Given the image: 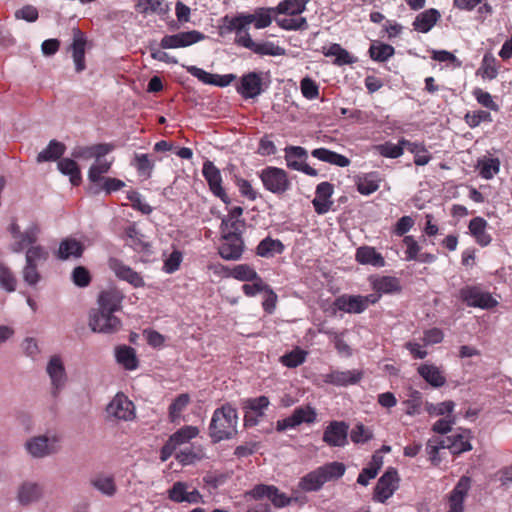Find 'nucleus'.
Wrapping results in <instances>:
<instances>
[{
    "label": "nucleus",
    "mask_w": 512,
    "mask_h": 512,
    "mask_svg": "<svg viewBox=\"0 0 512 512\" xmlns=\"http://www.w3.org/2000/svg\"><path fill=\"white\" fill-rule=\"evenodd\" d=\"M242 213L243 209L240 206H234L222 218L219 255L223 259L237 260L242 255L244 249L242 234L246 229L245 221L241 218Z\"/></svg>",
    "instance_id": "obj_1"
},
{
    "label": "nucleus",
    "mask_w": 512,
    "mask_h": 512,
    "mask_svg": "<svg viewBox=\"0 0 512 512\" xmlns=\"http://www.w3.org/2000/svg\"><path fill=\"white\" fill-rule=\"evenodd\" d=\"M254 21H256V14L239 15L235 17L226 15L221 19L219 33L221 36L235 33V42L237 45L256 52V43L249 34L250 25Z\"/></svg>",
    "instance_id": "obj_2"
},
{
    "label": "nucleus",
    "mask_w": 512,
    "mask_h": 512,
    "mask_svg": "<svg viewBox=\"0 0 512 512\" xmlns=\"http://www.w3.org/2000/svg\"><path fill=\"white\" fill-rule=\"evenodd\" d=\"M237 413L229 405L217 408L209 425V436L214 443L230 439L236 434Z\"/></svg>",
    "instance_id": "obj_3"
},
{
    "label": "nucleus",
    "mask_w": 512,
    "mask_h": 512,
    "mask_svg": "<svg viewBox=\"0 0 512 512\" xmlns=\"http://www.w3.org/2000/svg\"><path fill=\"white\" fill-rule=\"evenodd\" d=\"M123 293L116 287L102 290L97 297L98 308L90 313V320H118L113 314L122 308Z\"/></svg>",
    "instance_id": "obj_4"
},
{
    "label": "nucleus",
    "mask_w": 512,
    "mask_h": 512,
    "mask_svg": "<svg viewBox=\"0 0 512 512\" xmlns=\"http://www.w3.org/2000/svg\"><path fill=\"white\" fill-rule=\"evenodd\" d=\"M378 302V295H350L338 296L333 303L334 309L345 313L358 314L365 311L371 304Z\"/></svg>",
    "instance_id": "obj_5"
},
{
    "label": "nucleus",
    "mask_w": 512,
    "mask_h": 512,
    "mask_svg": "<svg viewBox=\"0 0 512 512\" xmlns=\"http://www.w3.org/2000/svg\"><path fill=\"white\" fill-rule=\"evenodd\" d=\"M259 177L264 188L274 194L285 193L291 185L287 172L282 168L266 167L261 171Z\"/></svg>",
    "instance_id": "obj_6"
},
{
    "label": "nucleus",
    "mask_w": 512,
    "mask_h": 512,
    "mask_svg": "<svg viewBox=\"0 0 512 512\" xmlns=\"http://www.w3.org/2000/svg\"><path fill=\"white\" fill-rule=\"evenodd\" d=\"M460 299L470 307L490 309L497 305V300L491 293L484 291L478 285H467L459 291Z\"/></svg>",
    "instance_id": "obj_7"
},
{
    "label": "nucleus",
    "mask_w": 512,
    "mask_h": 512,
    "mask_svg": "<svg viewBox=\"0 0 512 512\" xmlns=\"http://www.w3.org/2000/svg\"><path fill=\"white\" fill-rule=\"evenodd\" d=\"M285 161L288 168L315 177L318 171L307 164L308 153L301 146H287L285 149Z\"/></svg>",
    "instance_id": "obj_8"
},
{
    "label": "nucleus",
    "mask_w": 512,
    "mask_h": 512,
    "mask_svg": "<svg viewBox=\"0 0 512 512\" xmlns=\"http://www.w3.org/2000/svg\"><path fill=\"white\" fill-rule=\"evenodd\" d=\"M400 478L395 468L389 467L386 472L378 479L374 488L373 499L380 503H385L398 489Z\"/></svg>",
    "instance_id": "obj_9"
},
{
    "label": "nucleus",
    "mask_w": 512,
    "mask_h": 512,
    "mask_svg": "<svg viewBox=\"0 0 512 512\" xmlns=\"http://www.w3.org/2000/svg\"><path fill=\"white\" fill-rule=\"evenodd\" d=\"M205 37L202 32L197 30L168 34L162 37L160 47L161 49L185 48L204 40Z\"/></svg>",
    "instance_id": "obj_10"
},
{
    "label": "nucleus",
    "mask_w": 512,
    "mask_h": 512,
    "mask_svg": "<svg viewBox=\"0 0 512 512\" xmlns=\"http://www.w3.org/2000/svg\"><path fill=\"white\" fill-rule=\"evenodd\" d=\"M58 442L57 436L49 438L45 435H40L30 438L25 443V447L33 458H44L59 451Z\"/></svg>",
    "instance_id": "obj_11"
},
{
    "label": "nucleus",
    "mask_w": 512,
    "mask_h": 512,
    "mask_svg": "<svg viewBox=\"0 0 512 512\" xmlns=\"http://www.w3.org/2000/svg\"><path fill=\"white\" fill-rule=\"evenodd\" d=\"M109 417L131 421L135 418V406L123 393H117L106 407Z\"/></svg>",
    "instance_id": "obj_12"
},
{
    "label": "nucleus",
    "mask_w": 512,
    "mask_h": 512,
    "mask_svg": "<svg viewBox=\"0 0 512 512\" xmlns=\"http://www.w3.org/2000/svg\"><path fill=\"white\" fill-rule=\"evenodd\" d=\"M108 266L119 280L127 282L133 288H142L145 286V281L141 273L126 265L122 260L111 257L108 260Z\"/></svg>",
    "instance_id": "obj_13"
},
{
    "label": "nucleus",
    "mask_w": 512,
    "mask_h": 512,
    "mask_svg": "<svg viewBox=\"0 0 512 512\" xmlns=\"http://www.w3.org/2000/svg\"><path fill=\"white\" fill-rule=\"evenodd\" d=\"M369 282L374 291L370 295H378V301L383 294H398L402 290L400 279L394 276L372 275Z\"/></svg>",
    "instance_id": "obj_14"
},
{
    "label": "nucleus",
    "mask_w": 512,
    "mask_h": 512,
    "mask_svg": "<svg viewBox=\"0 0 512 512\" xmlns=\"http://www.w3.org/2000/svg\"><path fill=\"white\" fill-rule=\"evenodd\" d=\"M72 35V43L69 46V51H71L72 54L75 71L80 73L86 69L85 50L87 38L84 32L79 28H73Z\"/></svg>",
    "instance_id": "obj_15"
},
{
    "label": "nucleus",
    "mask_w": 512,
    "mask_h": 512,
    "mask_svg": "<svg viewBox=\"0 0 512 512\" xmlns=\"http://www.w3.org/2000/svg\"><path fill=\"white\" fill-rule=\"evenodd\" d=\"M471 488V478L462 476L448 497V512H463L464 501Z\"/></svg>",
    "instance_id": "obj_16"
},
{
    "label": "nucleus",
    "mask_w": 512,
    "mask_h": 512,
    "mask_svg": "<svg viewBox=\"0 0 512 512\" xmlns=\"http://www.w3.org/2000/svg\"><path fill=\"white\" fill-rule=\"evenodd\" d=\"M202 173L209 185L211 192L215 196L219 197L224 203H228L229 198L222 187V177L220 170L211 161H206L203 164Z\"/></svg>",
    "instance_id": "obj_17"
},
{
    "label": "nucleus",
    "mask_w": 512,
    "mask_h": 512,
    "mask_svg": "<svg viewBox=\"0 0 512 512\" xmlns=\"http://www.w3.org/2000/svg\"><path fill=\"white\" fill-rule=\"evenodd\" d=\"M46 371L51 379L53 386L52 395L57 397L59 391L65 386L67 382V374L63 362L58 355L50 358Z\"/></svg>",
    "instance_id": "obj_18"
},
{
    "label": "nucleus",
    "mask_w": 512,
    "mask_h": 512,
    "mask_svg": "<svg viewBox=\"0 0 512 512\" xmlns=\"http://www.w3.org/2000/svg\"><path fill=\"white\" fill-rule=\"evenodd\" d=\"M333 192L334 186L330 182L324 181L317 185L312 204L318 215H324L330 211L333 205V201L331 200Z\"/></svg>",
    "instance_id": "obj_19"
},
{
    "label": "nucleus",
    "mask_w": 512,
    "mask_h": 512,
    "mask_svg": "<svg viewBox=\"0 0 512 512\" xmlns=\"http://www.w3.org/2000/svg\"><path fill=\"white\" fill-rule=\"evenodd\" d=\"M349 426L343 421H333L325 429L323 441L332 447H343L347 444Z\"/></svg>",
    "instance_id": "obj_20"
},
{
    "label": "nucleus",
    "mask_w": 512,
    "mask_h": 512,
    "mask_svg": "<svg viewBox=\"0 0 512 512\" xmlns=\"http://www.w3.org/2000/svg\"><path fill=\"white\" fill-rule=\"evenodd\" d=\"M84 250L85 247L82 242L75 238L67 237L60 242L56 256L58 259L63 261L71 258L78 259L82 257Z\"/></svg>",
    "instance_id": "obj_21"
},
{
    "label": "nucleus",
    "mask_w": 512,
    "mask_h": 512,
    "mask_svg": "<svg viewBox=\"0 0 512 512\" xmlns=\"http://www.w3.org/2000/svg\"><path fill=\"white\" fill-rule=\"evenodd\" d=\"M363 377L361 370L332 371L325 375L324 381L336 386H348L357 384Z\"/></svg>",
    "instance_id": "obj_22"
},
{
    "label": "nucleus",
    "mask_w": 512,
    "mask_h": 512,
    "mask_svg": "<svg viewBox=\"0 0 512 512\" xmlns=\"http://www.w3.org/2000/svg\"><path fill=\"white\" fill-rule=\"evenodd\" d=\"M266 497L277 508L288 506L292 502V498L273 485L258 484V500Z\"/></svg>",
    "instance_id": "obj_23"
},
{
    "label": "nucleus",
    "mask_w": 512,
    "mask_h": 512,
    "mask_svg": "<svg viewBox=\"0 0 512 512\" xmlns=\"http://www.w3.org/2000/svg\"><path fill=\"white\" fill-rule=\"evenodd\" d=\"M487 226V221L479 216L471 219L468 225L470 234L481 247L488 246L492 241L491 235L486 231Z\"/></svg>",
    "instance_id": "obj_24"
},
{
    "label": "nucleus",
    "mask_w": 512,
    "mask_h": 512,
    "mask_svg": "<svg viewBox=\"0 0 512 512\" xmlns=\"http://www.w3.org/2000/svg\"><path fill=\"white\" fill-rule=\"evenodd\" d=\"M322 53L326 57H335L333 64L336 66L352 65L357 62V58L352 56L338 43H333L329 47H323Z\"/></svg>",
    "instance_id": "obj_25"
},
{
    "label": "nucleus",
    "mask_w": 512,
    "mask_h": 512,
    "mask_svg": "<svg viewBox=\"0 0 512 512\" xmlns=\"http://www.w3.org/2000/svg\"><path fill=\"white\" fill-rule=\"evenodd\" d=\"M355 258L362 265H371L377 268L385 265L384 257L374 247L370 246L359 247L356 250Z\"/></svg>",
    "instance_id": "obj_26"
},
{
    "label": "nucleus",
    "mask_w": 512,
    "mask_h": 512,
    "mask_svg": "<svg viewBox=\"0 0 512 512\" xmlns=\"http://www.w3.org/2000/svg\"><path fill=\"white\" fill-rule=\"evenodd\" d=\"M440 17L441 15L437 9L430 8L425 10L416 16L413 22L414 30L427 33L434 27Z\"/></svg>",
    "instance_id": "obj_27"
},
{
    "label": "nucleus",
    "mask_w": 512,
    "mask_h": 512,
    "mask_svg": "<svg viewBox=\"0 0 512 512\" xmlns=\"http://www.w3.org/2000/svg\"><path fill=\"white\" fill-rule=\"evenodd\" d=\"M41 496L42 488L39 484L34 482H24L18 489L17 500L21 505L27 506L38 501Z\"/></svg>",
    "instance_id": "obj_28"
},
{
    "label": "nucleus",
    "mask_w": 512,
    "mask_h": 512,
    "mask_svg": "<svg viewBox=\"0 0 512 512\" xmlns=\"http://www.w3.org/2000/svg\"><path fill=\"white\" fill-rule=\"evenodd\" d=\"M500 160L497 157L484 156L477 160L475 169L478 171L481 178L485 180L492 179L500 171Z\"/></svg>",
    "instance_id": "obj_29"
},
{
    "label": "nucleus",
    "mask_w": 512,
    "mask_h": 512,
    "mask_svg": "<svg viewBox=\"0 0 512 512\" xmlns=\"http://www.w3.org/2000/svg\"><path fill=\"white\" fill-rule=\"evenodd\" d=\"M311 155L322 162L336 165L338 167H347L350 165L349 158L327 148H316L312 150Z\"/></svg>",
    "instance_id": "obj_30"
},
{
    "label": "nucleus",
    "mask_w": 512,
    "mask_h": 512,
    "mask_svg": "<svg viewBox=\"0 0 512 512\" xmlns=\"http://www.w3.org/2000/svg\"><path fill=\"white\" fill-rule=\"evenodd\" d=\"M500 64L491 52H486L482 58L477 75L482 79L493 80L498 76Z\"/></svg>",
    "instance_id": "obj_31"
},
{
    "label": "nucleus",
    "mask_w": 512,
    "mask_h": 512,
    "mask_svg": "<svg viewBox=\"0 0 512 512\" xmlns=\"http://www.w3.org/2000/svg\"><path fill=\"white\" fill-rule=\"evenodd\" d=\"M323 484L339 480L346 472V466L342 462H330L316 468Z\"/></svg>",
    "instance_id": "obj_32"
},
{
    "label": "nucleus",
    "mask_w": 512,
    "mask_h": 512,
    "mask_svg": "<svg viewBox=\"0 0 512 512\" xmlns=\"http://www.w3.org/2000/svg\"><path fill=\"white\" fill-rule=\"evenodd\" d=\"M419 375L431 386L442 387L446 383V378L435 365L422 364L418 367Z\"/></svg>",
    "instance_id": "obj_33"
},
{
    "label": "nucleus",
    "mask_w": 512,
    "mask_h": 512,
    "mask_svg": "<svg viewBox=\"0 0 512 512\" xmlns=\"http://www.w3.org/2000/svg\"><path fill=\"white\" fill-rule=\"evenodd\" d=\"M116 360L127 370H135L139 361L134 348L126 345L118 346L115 350Z\"/></svg>",
    "instance_id": "obj_34"
},
{
    "label": "nucleus",
    "mask_w": 512,
    "mask_h": 512,
    "mask_svg": "<svg viewBox=\"0 0 512 512\" xmlns=\"http://www.w3.org/2000/svg\"><path fill=\"white\" fill-rule=\"evenodd\" d=\"M135 9L142 15L156 13L163 16L168 13L169 5L164 0H138Z\"/></svg>",
    "instance_id": "obj_35"
},
{
    "label": "nucleus",
    "mask_w": 512,
    "mask_h": 512,
    "mask_svg": "<svg viewBox=\"0 0 512 512\" xmlns=\"http://www.w3.org/2000/svg\"><path fill=\"white\" fill-rule=\"evenodd\" d=\"M125 186L124 181L112 178V177H105L100 182V184L96 185H89L88 187V193L91 195H97L104 191L107 195L111 194L112 192H116L121 190Z\"/></svg>",
    "instance_id": "obj_36"
},
{
    "label": "nucleus",
    "mask_w": 512,
    "mask_h": 512,
    "mask_svg": "<svg viewBox=\"0 0 512 512\" xmlns=\"http://www.w3.org/2000/svg\"><path fill=\"white\" fill-rule=\"evenodd\" d=\"M59 171L70 177V182L73 186H78L81 183L82 176L78 164L70 158H62L58 161Z\"/></svg>",
    "instance_id": "obj_37"
},
{
    "label": "nucleus",
    "mask_w": 512,
    "mask_h": 512,
    "mask_svg": "<svg viewBox=\"0 0 512 512\" xmlns=\"http://www.w3.org/2000/svg\"><path fill=\"white\" fill-rule=\"evenodd\" d=\"M258 296L261 298V305L265 312L272 313L276 308L277 295L258 277Z\"/></svg>",
    "instance_id": "obj_38"
},
{
    "label": "nucleus",
    "mask_w": 512,
    "mask_h": 512,
    "mask_svg": "<svg viewBox=\"0 0 512 512\" xmlns=\"http://www.w3.org/2000/svg\"><path fill=\"white\" fill-rule=\"evenodd\" d=\"M65 151L66 146L63 143L57 140H51L48 146L38 154L37 162L56 161L62 157Z\"/></svg>",
    "instance_id": "obj_39"
},
{
    "label": "nucleus",
    "mask_w": 512,
    "mask_h": 512,
    "mask_svg": "<svg viewBox=\"0 0 512 512\" xmlns=\"http://www.w3.org/2000/svg\"><path fill=\"white\" fill-rule=\"evenodd\" d=\"M113 161H108L107 159L96 160L93 163L88 171V180L90 185H98L105 178L104 174L108 173L111 169Z\"/></svg>",
    "instance_id": "obj_40"
},
{
    "label": "nucleus",
    "mask_w": 512,
    "mask_h": 512,
    "mask_svg": "<svg viewBox=\"0 0 512 512\" xmlns=\"http://www.w3.org/2000/svg\"><path fill=\"white\" fill-rule=\"evenodd\" d=\"M39 232L40 229L37 224H32L29 226L12 245V251L19 253L29 245L33 246V244L37 241Z\"/></svg>",
    "instance_id": "obj_41"
},
{
    "label": "nucleus",
    "mask_w": 512,
    "mask_h": 512,
    "mask_svg": "<svg viewBox=\"0 0 512 512\" xmlns=\"http://www.w3.org/2000/svg\"><path fill=\"white\" fill-rule=\"evenodd\" d=\"M357 191L362 195H370L376 192L380 187V178L375 172L365 174L359 177L357 182Z\"/></svg>",
    "instance_id": "obj_42"
},
{
    "label": "nucleus",
    "mask_w": 512,
    "mask_h": 512,
    "mask_svg": "<svg viewBox=\"0 0 512 512\" xmlns=\"http://www.w3.org/2000/svg\"><path fill=\"white\" fill-rule=\"evenodd\" d=\"M323 486V481L317 469L304 475L298 483V488L302 492H317L321 490Z\"/></svg>",
    "instance_id": "obj_43"
},
{
    "label": "nucleus",
    "mask_w": 512,
    "mask_h": 512,
    "mask_svg": "<svg viewBox=\"0 0 512 512\" xmlns=\"http://www.w3.org/2000/svg\"><path fill=\"white\" fill-rule=\"evenodd\" d=\"M284 251L283 243L278 239L267 237L258 244V256L271 258Z\"/></svg>",
    "instance_id": "obj_44"
},
{
    "label": "nucleus",
    "mask_w": 512,
    "mask_h": 512,
    "mask_svg": "<svg viewBox=\"0 0 512 512\" xmlns=\"http://www.w3.org/2000/svg\"><path fill=\"white\" fill-rule=\"evenodd\" d=\"M131 165L136 168L138 175L144 177V179H149L152 176L154 162L148 154H135Z\"/></svg>",
    "instance_id": "obj_45"
},
{
    "label": "nucleus",
    "mask_w": 512,
    "mask_h": 512,
    "mask_svg": "<svg viewBox=\"0 0 512 512\" xmlns=\"http://www.w3.org/2000/svg\"><path fill=\"white\" fill-rule=\"evenodd\" d=\"M276 21L278 26L285 30L306 29L308 26L306 18L298 15L284 14L283 17H277Z\"/></svg>",
    "instance_id": "obj_46"
},
{
    "label": "nucleus",
    "mask_w": 512,
    "mask_h": 512,
    "mask_svg": "<svg viewBox=\"0 0 512 512\" xmlns=\"http://www.w3.org/2000/svg\"><path fill=\"white\" fill-rule=\"evenodd\" d=\"M310 0H284L279 3L278 11L281 14L300 15Z\"/></svg>",
    "instance_id": "obj_47"
},
{
    "label": "nucleus",
    "mask_w": 512,
    "mask_h": 512,
    "mask_svg": "<svg viewBox=\"0 0 512 512\" xmlns=\"http://www.w3.org/2000/svg\"><path fill=\"white\" fill-rule=\"evenodd\" d=\"M395 53L393 46L381 43L379 45H371L369 48V55L372 60L377 62H385Z\"/></svg>",
    "instance_id": "obj_48"
},
{
    "label": "nucleus",
    "mask_w": 512,
    "mask_h": 512,
    "mask_svg": "<svg viewBox=\"0 0 512 512\" xmlns=\"http://www.w3.org/2000/svg\"><path fill=\"white\" fill-rule=\"evenodd\" d=\"M190 403V396L187 393L178 395L169 406V419L175 422L180 418L181 412Z\"/></svg>",
    "instance_id": "obj_49"
},
{
    "label": "nucleus",
    "mask_w": 512,
    "mask_h": 512,
    "mask_svg": "<svg viewBox=\"0 0 512 512\" xmlns=\"http://www.w3.org/2000/svg\"><path fill=\"white\" fill-rule=\"evenodd\" d=\"M377 153H379L381 156L385 158H392L396 159L403 155V145L400 144V141L398 144H394L392 142H385L383 144H378L374 147Z\"/></svg>",
    "instance_id": "obj_50"
},
{
    "label": "nucleus",
    "mask_w": 512,
    "mask_h": 512,
    "mask_svg": "<svg viewBox=\"0 0 512 512\" xmlns=\"http://www.w3.org/2000/svg\"><path fill=\"white\" fill-rule=\"evenodd\" d=\"M238 92L244 98H254L256 96V72H250L243 76L238 86Z\"/></svg>",
    "instance_id": "obj_51"
},
{
    "label": "nucleus",
    "mask_w": 512,
    "mask_h": 512,
    "mask_svg": "<svg viewBox=\"0 0 512 512\" xmlns=\"http://www.w3.org/2000/svg\"><path fill=\"white\" fill-rule=\"evenodd\" d=\"M91 485L109 497L113 496L117 491L113 477H96L91 480Z\"/></svg>",
    "instance_id": "obj_52"
},
{
    "label": "nucleus",
    "mask_w": 512,
    "mask_h": 512,
    "mask_svg": "<svg viewBox=\"0 0 512 512\" xmlns=\"http://www.w3.org/2000/svg\"><path fill=\"white\" fill-rule=\"evenodd\" d=\"M307 352L299 348L284 354L280 357L281 363L288 368H295L301 365L306 359Z\"/></svg>",
    "instance_id": "obj_53"
},
{
    "label": "nucleus",
    "mask_w": 512,
    "mask_h": 512,
    "mask_svg": "<svg viewBox=\"0 0 512 512\" xmlns=\"http://www.w3.org/2000/svg\"><path fill=\"white\" fill-rule=\"evenodd\" d=\"M73 284L80 288L88 287L92 281L90 271L84 266H76L71 273Z\"/></svg>",
    "instance_id": "obj_54"
},
{
    "label": "nucleus",
    "mask_w": 512,
    "mask_h": 512,
    "mask_svg": "<svg viewBox=\"0 0 512 512\" xmlns=\"http://www.w3.org/2000/svg\"><path fill=\"white\" fill-rule=\"evenodd\" d=\"M199 433V429L195 426H184L173 433L169 438L178 446L195 438Z\"/></svg>",
    "instance_id": "obj_55"
},
{
    "label": "nucleus",
    "mask_w": 512,
    "mask_h": 512,
    "mask_svg": "<svg viewBox=\"0 0 512 512\" xmlns=\"http://www.w3.org/2000/svg\"><path fill=\"white\" fill-rule=\"evenodd\" d=\"M445 441L447 448L450 449L453 454H460L472 449L471 444L467 440H464L461 434L447 437Z\"/></svg>",
    "instance_id": "obj_56"
},
{
    "label": "nucleus",
    "mask_w": 512,
    "mask_h": 512,
    "mask_svg": "<svg viewBox=\"0 0 512 512\" xmlns=\"http://www.w3.org/2000/svg\"><path fill=\"white\" fill-rule=\"evenodd\" d=\"M464 120L470 128H476L482 122H492V117L490 112L488 111L476 110L472 112H467L464 116Z\"/></svg>",
    "instance_id": "obj_57"
},
{
    "label": "nucleus",
    "mask_w": 512,
    "mask_h": 512,
    "mask_svg": "<svg viewBox=\"0 0 512 512\" xmlns=\"http://www.w3.org/2000/svg\"><path fill=\"white\" fill-rule=\"evenodd\" d=\"M230 275L240 281L251 282L256 279V271L247 264L236 265L230 271Z\"/></svg>",
    "instance_id": "obj_58"
},
{
    "label": "nucleus",
    "mask_w": 512,
    "mask_h": 512,
    "mask_svg": "<svg viewBox=\"0 0 512 512\" xmlns=\"http://www.w3.org/2000/svg\"><path fill=\"white\" fill-rule=\"evenodd\" d=\"M188 484L186 482L177 481L168 490V498L176 503L186 502Z\"/></svg>",
    "instance_id": "obj_59"
},
{
    "label": "nucleus",
    "mask_w": 512,
    "mask_h": 512,
    "mask_svg": "<svg viewBox=\"0 0 512 512\" xmlns=\"http://www.w3.org/2000/svg\"><path fill=\"white\" fill-rule=\"evenodd\" d=\"M472 95L481 106L492 111L499 110V105L494 101L492 95L489 92L484 91L481 88H475L472 91Z\"/></svg>",
    "instance_id": "obj_60"
},
{
    "label": "nucleus",
    "mask_w": 512,
    "mask_h": 512,
    "mask_svg": "<svg viewBox=\"0 0 512 512\" xmlns=\"http://www.w3.org/2000/svg\"><path fill=\"white\" fill-rule=\"evenodd\" d=\"M302 95L308 100H314L319 96V86L310 77H305L300 82Z\"/></svg>",
    "instance_id": "obj_61"
},
{
    "label": "nucleus",
    "mask_w": 512,
    "mask_h": 512,
    "mask_svg": "<svg viewBox=\"0 0 512 512\" xmlns=\"http://www.w3.org/2000/svg\"><path fill=\"white\" fill-rule=\"evenodd\" d=\"M350 438L356 444L366 443L373 438V433L362 423H358L351 431Z\"/></svg>",
    "instance_id": "obj_62"
},
{
    "label": "nucleus",
    "mask_w": 512,
    "mask_h": 512,
    "mask_svg": "<svg viewBox=\"0 0 512 512\" xmlns=\"http://www.w3.org/2000/svg\"><path fill=\"white\" fill-rule=\"evenodd\" d=\"M404 404L407 407L406 414L410 416L419 414L422 405V394L417 390L411 391L409 398L404 402Z\"/></svg>",
    "instance_id": "obj_63"
},
{
    "label": "nucleus",
    "mask_w": 512,
    "mask_h": 512,
    "mask_svg": "<svg viewBox=\"0 0 512 512\" xmlns=\"http://www.w3.org/2000/svg\"><path fill=\"white\" fill-rule=\"evenodd\" d=\"M17 280L12 271L5 267L0 266V286L7 292H13L16 289Z\"/></svg>",
    "instance_id": "obj_64"
}]
</instances>
